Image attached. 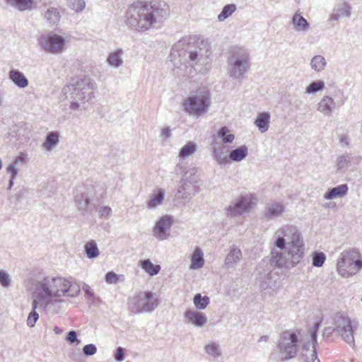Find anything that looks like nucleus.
<instances>
[{
  "instance_id": "obj_1",
  "label": "nucleus",
  "mask_w": 362,
  "mask_h": 362,
  "mask_svg": "<svg viewBox=\"0 0 362 362\" xmlns=\"http://www.w3.org/2000/svg\"><path fill=\"white\" fill-rule=\"evenodd\" d=\"M273 248L269 260L263 259L258 265L259 286L262 290L275 287V274L272 273V265L279 268H292L296 266L305 255L303 237L293 225H284L279 228L272 239Z\"/></svg>"
},
{
  "instance_id": "obj_2",
  "label": "nucleus",
  "mask_w": 362,
  "mask_h": 362,
  "mask_svg": "<svg viewBox=\"0 0 362 362\" xmlns=\"http://www.w3.org/2000/svg\"><path fill=\"white\" fill-rule=\"evenodd\" d=\"M321 322H315L308 331L309 340H306L300 332L286 331L284 332L277 344L278 349L281 354L283 361H288L296 356L300 344H302V354L305 362H314L317 359L316 344L317 331Z\"/></svg>"
},
{
  "instance_id": "obj_3",
  "label": "nucleus",
  "mask_w": 362,
  "mask_h": 362,
  "mask_svg": "<svg viewBox=\"0 0 362 362\" xmlns=\"http://www.w3.org/2000/svg\"><path fill=\"white\" fill-rule=\"evenodd\" d=\"M169 16L168 5L162 1H137L126 13V23L130 27L146 30L158 28Z\"/></svg>"
},
{
  "instance_id": "obj_4",
  "label": "nucleus",
  "mask_w": 362,
  "mask_h": 362,
  "mask_svg": "<svg viewBox=\"0 0 362 362\" xmlns=\"http://www.w3.org/2000/svg\"><path fill=\"white\" fill-rule=\"evenodd\" d=\"M80 293L79 286L60 277L47 276L36 280L34 284V300L42 303L45 308L54 303H61L60 297H74Z\"/></svg>"
},
{
  "instance_id": "obj_5",
  "label": "nucleus",
  "mask_w": 362,
  "mask_h": 362,
  "mask_svg": "<svg viewBox=\"0 0 362 362\" xmlns=\"http://www.w3.org/2000/svg\"><path fill=\"white\" fill-rule=\"evenodd\" d=\"M96 88L97 85L93 79L88 76H83L76 82L65 86L62 93L70 101V108L76 110L81 107L85 109L86 102L94 97V91Z\"/></svg>"
},
{
  "instance_id": "obj_6",
  "label": "nucleus",
  "mask_w": 362,
  "mask_h": 362,
  "mask_svg": "<svg viewBox=\"0 0 362 362\" xmlns=\"http://www.w3.org/2000/svg\"><path fill=\"white\" fill-rule=\"evenodd\" d=\"M191 38L184 37L176 42L171 49V61L177 56L181 64L193 67L195 65H204L207 63V51L204 52L199 47H194L190 42Z\"/></svg>"
},
{
  "instance_id": "obj_7",
  "label": "nucleus",
  "mask_w": 362,
  "mask_h": 362,
  "mask_svg": "<svg viewBox=\"0 0 362 362\" xmlns=\"http://www.w3.org/2000/svg\"><path fill=\"white\" fill-rule=\"evenodd\" d=\"M362 267V260L360 253L354 250L343 251L337 264V273L344 278H348L356 274Z\"/></svg>"
},
{
  "instance_id": "obj_8",
  "label": "nucleus",
  "mask_w": 362,
  "mask_h": 362,
  "mask_svg": "<svg viewBox=\"0 0 362 362\" xmlns=\"http://www.w3.org/2000/svg\"><path fill=\"white\" fill-rule=\"evenodd\" d=\"M228 64L230 77L243 78L250 67L248 51L243 47H235L228 60Z\"/></svg>"
},
{
  "instance_id": "obj_9",
  "label": "nucleus",
  "mask_w": 362,
  "mask_h": 362,
  "mask_svg": "<svg viewBox=\"0 0 362 362\" xmlns=\"http://www.w3.org/2000/svg\"><path fill=\"white\" fill-rule=\"evenodd\" d=\"M158 305V299L151 291L139 292L129 299L128 308L133 314L151 313Z\"/></svg>"
},
{
  "instance_id": "obj_10",
  "label": "nucleus",
  "mask_w": 362,
  "mask_h": 362,
  "mask_svg": "<svg viewBox=\"0 0 362 362\" xmlns=\"http://www.w3.org/2000/svg\"><path fill=\"white\" fill-rule=\"evenodd\" d=\"M209 93L206 90H199L195 95L188 97L184 102L185 110L192 115H200L206 112L209 106Z\"/></svg>"
},
{
  "instance_id": "obj_11",
  "label": "nucleus",
  "mask_w": 362,
  "mask_h": 362,
  "mask_svg": "<svg viewBox=\"0 0 362 362\" xmlns=\"http://www.w3.org/2000/svg\"><path fill=\"white\" fill-rule=\"evenodd\" d=\"M334 325L335 326V332L341 336L346 343L354 349V329L356 328V326L352 325L351 318L342 314L337 315Z\"/></svg>"
},
{
  "instance_id": "obj_12",
  "label": "nucleus",
  "mask_w": 362,
  "mask_h": 362,
  "mask_svg": "<svg viewBox=\"0 0 362 362\" xmlns=\"http://www.w3.org/2000/svg\"><path fill=\"white\" fill-rule=\"evenodd\" d=\"M65 38L53 32L47 35H42L38 38V43L41 48L47 52L59 54L62 52L65 47Z\"/></svg>"
},
{
  "instance_id": "obj_13",
  "label": "nucleus",
  "mask_w": 362,
  "mask_h": 362,
  "mask_svg": "<svg viewBox=\"0 0 362 362\" xmlns=\"http://www.w3.org/2000/svg\"><path fill=\"white\" fill-rule=\"evenodd\" d=\"M255 198L252 194L241 195L238 199L231 202L226 208L228 216H236L249 213L255 205Z\"/></svg>"
},
{
  "instance_id": "obj_14",
  "label": "nucleus",
  "mask_w": 362,
  "mask_h": 362,
  "mask_svg": "<svg viewBox=\"0 0 362 362\" xmlns=\"http://www.w3.org/2000/svg\"><path fill=\"white\" fill-rule=\"evenodd\" d=\"M173 223L172 216L165 215L162 216L153 227V235L159 240H165L170 235V229Z\"/></svg>"
},
{
  "instance_id": "obj_15",
  "label": "nucleus",
  "mask_w": 362,
  "mask_h": 362,
  "mask_svg": "<svg viewBox=\"0 0 362 362\" xmlns=\"http://www.w3.org/2000/svg\"><path fill=\"white\" fill-rule=\"evenodd\" d=\"M284 211L285 206L281 202L272 200L265 204L263 217L266 221L274 220L281 216Z\"/></svg>"
},
{
  "instance_id": "obj_16",
  "label": "nucleus",
  "mask_w": 362,
  "mask_h": 362,
  "mask_svg": "<svg viewBox=\"0 0 362 362\" xmlns=\"http://www.w3.org/2000/svg\"><path fill=\"white\" fill-rule=\"evenodd\" d=\"M199 192V186L180 180V185L177 189L176 197L177 199H190Z\"/></svg>"
},
{
  "instance_id": "obj_17",
  "label": "nucleus",
  "mask_w": 362,
  "mask_h": 362,
  "mask_svg": "<svg viewBox=\"0 0 362 362\" xmlns=\"http://www.w3.org/2000/svg\"><path fill=\"white\" fill-rule=\"evenodd\" d=\"M344 103V100H342L341 103H337L332 97L324 95L317 103V110L324 116H330L332 111L335 109L336 105H341Z\"/></svg>"
},
{
  "instance_id": "obj_18",
  "label": "nucleus",
  "mask_w": 362,
  "mask_h": 362,
  "mask_svg": "<svg viewBox=\"0 0 362 362\" xmlns=\"http://www.w3.org/2000/svg\"><path fill=\"white\" fill-rule=\"evenodd\" d=\"M184 316L188 322L197 327H202L207 322V317L205 314L197 310L188 309L185 311Z\"/></svg>"
},
{
  "instance_id": "obj_19",
  "label": "nucleus",
  "mask_w": 362,
  "mask_h": 362,
  "mask_svg": "<svg viewBox=\"0 0 362 362\" xmlns=\"http://www.w3.org/2000/svg\"><path fill=\"white\" fill-rule=\"evenodd\" d=\"M243 255L240 249L233 245L227 255L224 264L226 268H232L242 259Z\"/></svg>"
},
{
  "instance_id": "obj_20",
  "label": "nucleus",
  "mask_w": 362,
  "mask_h": 362,
  "mask_svg": "<svg viewBox=\"0 0 362 362\" xmlns=\"http://www.w3.org/2000/svg\"><path fill=\"white\" fill-rule=\"evenodd\" d=\"M9 79L18 88H24L28 86V80L18 69H11L8 73Z\"/></svg>"
},
{
  "instance_id": "obj_21",
  "label": "nucleus",
  "mask_w": 362,
  "mask_h": 362,
  "mask_svg": "<svg viewBox=\"0 0 362 362\" xmlns=\"http://www.w3.org/2000/svg\"><path fill=\"white\" fill-rule=\"evenodd\" d=\"M6 5L20 11H31L35 8L34 0H4Z\"/></svg>"
},
{
  "instance_id": "obj_22",
  "label": "nucleus",
  "mask_w": 362,
  "mask_h": 362,
  "mask_svg": "<svg viewBox=\"0 0 362 362\" xmlns=\"http://www.w3.org/2000/svg\"><path fill=\"white\" fill-rule=\"evenodd\" d=\"M348 189L349 188L346 184H342L332 187L327 190V192L324 195V198L331 200L337 197H342L346 194Z\"/></svg>"
},
{
  "instance_id": "obj_23",
  "label": "nucleus",
  "mask_w": 362,
  "mask_h": 362,
  "mask_svg": "<svg viewBox=\"0 0 362 362\" xmlns=\"http://www.w3.org/2000/svg\"><path fill=\"white\" fill-rule=\"evenodd\" d=\"M359 161L358 157H354L350 154L340 156L337 160V167L338 170L346 169L353 164H356Z\"/></svg>"
},
{
  "instance_id": "obj_24",
  "label": "nucleus",
  "mask_w": 362,
  "mask_h": 362,
  "mask_svg": "<svg viewBox=\"0 0 362 362\" xmlns=\"http://www.w3.org/2000/svg\"><path fill=\"white\" fill-rule=\"evenodd\" d=\"M269 123L270 114L267 112L259 113L255 121V124L261 133H264L268 130Z\"/></svg>"
},
{
  "instance_id": "obj_25",
  "label": "nucleus",
  "mask_w": 362,
  "mask_h": 362,
  "mask_svg": "<svg viewBox=\"0 0 362 362\" xmlns=\"http://www.w3.org/2000/svg\"><path fill=\"white\" fill-rule=\"evenodd\" d=\"M165 197V191L163 189H158L153 191V193L150 196V199L146 202V205L148 209H153L160 205Z\"/></svg>"
},
{
  "instance_id": "obj_26",
  "label": "nucleus",
  "mask_w": 362,
  "mask_h": 362,
  "mask_svg": "<svg viewBox=\"0 0 362 362\" xmlns=\"http://www.w3.org/2000/svg\"><path fill=\"white\" fill-rule=\"evenodd\" d=\"M292 24L297 31L306 32L310 28V23L298 13H296L293 16Z\"/></svg>"
},
{
  "instance_id": "obj_27",
  "label": "nucleus",
  "mask_w": 362,
  "mask_h": 362,
  "mask_svg": "<svg viewBox=\"0 0 362 362\" xmlns=\"http://www.w3.org/2000/svg\"><path fill=\"white\" fill-rule=\"evenodd\" d=\"M248 154V148L246 146H240L230 151L228 158L235 162H239L245 159Z\"/></svg>"
},
{
  "instance_id": "obj_28",
  "label": "nucleus",
  "mask_w": 362,
  "mask_h": 362,
  "mask_svg": "<svg viewBox=\"0 0 362 362\" xmlns=\"http://www.w3.org/2000/svg\"><path fill=\"white\" fill-rule=\"evenodd\" d=\"M204 259L203 252L200 247H197L192 254L190 269H197L204 266Z\"/></svg>"
},
{
  "instance_id": "obj_29",
  "label": "nucleus",
  "mask_w": 362,
  "mask_h": 362,
  "mask_svg": "<svg viewBox=\"0 0 362 362\" xmlns=\"http://www.w3.org/2000/svg\"><path fill=\"white\" fill-rule=\"evenodd\" d=\"M139 265L150 276L158 274L160 270V266L153 264L149 259L141 260Z\"/></svg>"
},
{
  "instance_id": "obj_30",
  "label": "nucleus",
  "mask_w": 362,
  "mask_h": 362,
  "mask_svg": "<svg viewBox=\"0 0 362 362\" xmlns=\"http://www.w3.org/2000/svg\"><path fill=\"white\" fill-rule=\"evenodd\" d=\"M212 156L214 160L219 165H225L228 163V158L226 154L223 146L217 145L214 146L213 148Z\"/></svg>"
},
{
  "instance_id": "obj_31",
  "label": "nucleus",
  "mask_w": 362,
  "mask_h": 362,
  "mask_svg": "<svg viewBox=\"0 0 362 362\" xmlns=\"http://www.w3.org/2000/svg\"><path fill=\"white\" fill-rule=\"evenodd\" d=\"M60 13L57 8L49 7L45 12V18L49 25H57L60 21Z\"/></svg>"
},
{
  "instance_id": "obj_32",
  "label": "nucleus",
  "mask_w": 362,
  "mask_h": 362,
  "mask_svg": "<svg viewBox=\"0 0 362 362\" xmlns=\"http://www.w3.org/2000/svg\"><path fill=\"white\" fill-rule=\"evenodd\" d=\"M199 168H189L185 172L181 180L191 184L199 185V175L197 174Z\"/></svg>"
},
{
  "instance_id": "obj_33",
  "label": "nucleus",
  "mask_w": 362,
  "mask_h": 362,
  "mask_svg": "<svg viewBox=\"0 0 362 362\" xmlns=\"http://www.w3.org/2000/svg\"><path fill=\"white\" fill-rule=\"evenodd\" d=\"M13 132H16L15 137L16 140L24 139L25 141L30 139V131L28 130L27 124L25 123H19L14 127Z\"/></svg>"
},
{
  "instance_id": "obj_34",
  "label": "nucleus",
  "mask_w": 362,
  "mask_h": 362,
  "mask_svg": "<svg viewBox=\"0 0 362 362\" xmlns=\"http://www.w3.org/2000/svg\"><path fill=\"white\" fill-rule=\"evenodd\" d=\"M84 252L86 257L89 259H95L100 254L97 244L94 240L88 241L85 244Z\"/></svg>"
},
{
  "instance_id": "obj_35",
  "label": "nucleus",
  "mask_w": 362,
  "mask_h": 362,
  "mask_svg": "<svg viewBox=\"0 0 362 362\" xmlns=\"http://www.w3.org/2000/svg\"><path fill=\"white\" fill-rule=\"evenodd\" d=\"M90 197L86 192L75 196V204L80 211H85L90 204Z\"/></svg>"
},
{
  "instance_id": "obj_36",
  "label": "nucleus",
  "mask_w": 362,
  "mask_h": 362,
  "mask_svg": "<svg viewBox=\"0 0 362 362\" xmlns=\"http://www.w3.org/2000/svg\"><path fill=\"white\" fill-rule=\"evenodd\" d=\"M59 136V134L57 132H50L47 133L45 141L43 144L45 148L47 151L52 150V148L58 144Z\"/></svg>"
},
{
  "instance_id": "obj_37",
  "label": "nucleus",
  "mask_w": 362,
  "mask_h": 362,
  "mask_svg": "<svg viewBox=\"0 0 362 362\" xmlns=\"http://www.w3.org/2000/svg\"><path fill=\"white\" fill-rule=\"evenodd\" d=\"M38 303L40 302L37 301V300H33L32 302V310L29 313L27 318V325L30 327H33L39 319V315L36 311Z\"/></svg>"
},
{
  "instance_id": "obj_38",
  "label": "nucleus",
  "mask_w": 362,
  "mask_h": 362,
  "mask_svg": "<svg viewBox=\"0 0 362 362\" xmlns=\"http://www.w3.org/2000/svg\"><path fill=\"white\" fill-rule=\"evenodd\" d=\"M325 88V82L322 80H317L310 83L305 88V93L315 94L322 91Z\"/></svg>"
},
{
  "instance_id": "obj_39",
  "label": "nucleus",
  "mask_w": 362,
  "mask_h": 362,
  "mask_svg": "<svg viewBox=\"0 0 362 362\" xmlns=\"http://www.w3.org/2000/svg\"><path fill=\"white\" fill-rule=\"evenodd\" d=\"M197 149L196 144L192 141L187 142L183 147L181 148L179 152V157L185 158L192 155Z\"/></svg>"
},
{
  "instance_id": "obj_40",
  "label": "nucleus",
  "mask_w": 362,
  "mask_h": 362,
  "mask_svg": "<svg viewBox=\"0 0 362 362\" xmlns=\"http://www.w3.org/2000/svg\"><path fill=\"white\" fill-rule=\"evenodd\" d=\"M325 59L321 55H316L313 57L310 62L311 68L316 71H322L325 69Z\"/></svg>"
},
{
  "instance_id": "obj_41",
  "label": "nucleus",
  "mask_w": 362,
  "mask_h": 362,
  "mask_svg": "<svg viewBox=\"0 0 362 362\" xmlns=\"http://www.w3.org/2000/svg\"><path fill=\"white\" fill-rule=\"evenodd\" d=\"M236 10V6L234 4H227L223 6L221 12L218 16V21L221 22L225 21Z\"/></svg>"
},
{
  "instance_id": "obj_42",
  "label": "nucleus",
  "mask_w": 362,
  "mask_h": 362,
  "mask_svg": "<svg viewBox=\"0 0 362 362\" xmlns=\"http://www.w3.org/2000/svg\"><path fill=\"white\" fill-rule=\"evenodd\" d=\"M193 302L197 309L204 310L209 303V298L206 296H202L200 293H197L194 296Z\"/></svg>"
},
{
  "instance_id": "obj_43",
  "label": "nucleus",
  "mask_w": 362,
  "mask_h": 362,
  "mask_svg": "<svg viewBox=\"0 0 362 362\" xmlns=\"http://www.w3.org/2000/svg\"><path fill=\"white\" fill-rule=\"evenodd\" d=\"M228 132L229 129L227 127H222L218 132V137L221 139L224 144H231L235 139L234 134Z\"/></svg>"
},
{
  "instance_id": "obj_44",
  "label": "nucleus",
  "mask_w": 362,
  "mask_h": 362,
  "mask_svg": "<svg viewBox=\"0 0 362 362\" xmlns=\"http://www.w3.org/2000/svg\"><path fill=\"white\" fill-rule=\"evenodd\" d=\"M205 351L214 358H217L221 355L220 346L216 342H211L204 347Z\"/></svg>"
},
{
  "instance_id": "obj_45",
  "label": "nucleus",
  "mask_w": 362,
  "mask_h": 362,
  "mask_svg": "<svg viewBox=\"0 0 362 362\" xmlns=\"http://www.w3.org/2000/svg\"><path fill=\"white\" fill-rule=\"evenodd\" d=\"M122 49H118L116 52H112L109 54L107 61L110 64L118 67L122 63Z\"/></svg>"
},
{
  "instance_id": "obj_46",
  "label": "nucleus",
  "mask_w": 362,
  "mask_h": 362,
  "mask_svg": "<svg viewBox=\"0 0 362 362\" xmlns=\"http://www.w3.org/2000/svg\"><path fill=\"white\" fill-rule=\"evenodd\" d=\"M312 257L313 265L316 267H321L326 259V256L322 252H314Z\"/></svg>"
},
{
  "instance_id": "obj_47",
  "label": "nucleus",
  "mask_w": 362,
  "mask_h": 362,
  "mask_svg": "<svg viewBox=\"0 0 362 362\" xmlns=\"http://www.w3.org/2000/svg\"><path fill=\"white\" fill-rule=\"evenodd\" d=\"M6 171L8 173L10 174V179H9V183H8V189H11V187H13V185L14 184L13 181L18 173V170L16 168V167H14L13 164H9L6 167Z\"/></svg>"
},
{
  "instance_id": "obj_48",
  "label": "nucleus",
  "mask_w": 362,
  "mask_h": 362,
  "mask_svg": "<svg viewBox=\"0 0 362 362\" xmlns=\"http://www.w3.org/2000/svg\"><path fill=\"white\" fill-rule=\"evenodd\" d=\"M86 6L84 0H69V7L76 12L82 11Z\"/></svg>"
},
{
  "instance_id": "obj_49",
  "label": "nucleus",
  "mask_w": 362,
  "mask_h": 362,
  "mask_svg": "<svg viewBox=\"0 0 362 362\" xmlns=\"http://www.w3.org/2000/svg\"><path fill=\"white\" fill-rule=\"evenodd\" d=\"M10 275L3 270H0V284L4 288H8L11 285Z\"/></svg>"
},
{
  "instance_id": "obj_50",
  "label": "nucleus",
  "mask_w": 362,
  "mask_h": 362,
  "mask_svg": "<svg viewBox=\"0 0 362 362\" xmlns=\"http://www.w3.org/2000/svg\"><path fill=\"white\" fill-rule=\"evenodd\" d=\"M83 354L86 356L94 355L97 352V347L93 344H88L83 347Z\"/></svg>"
},
{
  "instance_id": "obj_51",
  "label": "nucleus",
  "mask_w": 362,
  "mask_h": 362,
  "mask_svg": "<svg viewBox=\"0 0 362 362\" xmlns=\"http://www.w3.org/2000/svg\"><path fill=\"white\" fill-rule=\"evenodd\" d=\"M114 358L117 362H122L125 358V352L124 349L121 346H118L116 350L115 353L114 354Z\"/></svg>"
},
{
  "instance_id": "obj_52",
  "label": "nucleus",
  "mask_w": 362,
  "mask_h": 362,
  "mask_svg": "<svg viewBox=\"0 0 362 362\" xmlns=\"http://www.w3.org/2000/svg\"><path fill=\"white\" fill-rule=\"evenodd\" d=\"M105 281L108 284H117L118 281V276L113 272H108L105 274Z\"/></svg>"
},
{
  "instance_id": "obj_53",
  "label": "nucleus",
  "mask_w": 362,
  "mask_h": 362,
  "mask_svg": "<svg viewBox=\"0 0 362 362\" xmlns=\"http://www.w3.org/2000/svg\"><path fill=\"white\" fill-rule=\"evenodd\" d=\"M66 340L70 344H74L75 342H79L78 339V335L76 331L71 330L67 333L66 337Z\"/></svg>"
},
{
  "instance_id": "obj_54",
  "label": "nucleus",
  "mask_w": 362,
  "mask_h": 362,
  "mask_svg": "<svg viewBox=\"0 0 362 362\" xmlns=\"http://www.w3.org/2000/svg\"><path fill=\"white\" fill-rule=\"evenodd\" d=\"M112 209L109 206H103L99 210V214L100 218H108V217L111 215Z\"/></svg>"
},
{
  "instance_id": "obj_55",
  "label": "nucleus",
  "mask_w": 362,
  "mask_h": 362,
  "mask_svg": "<svg viewBox=\"0 0 362 362\" xmlns=\"http://www.w3.org/2000/svg\"><path fill=\"white\" fill-rule=\"evenodd\" d=\"M27 155L24 153L21 152L14 159L13 162L11 164L14 165L16 167V165L19 163H24L26 160Z\"/></svg>"
},
{
  "instance_id": "obj_56",
  "label": "nucleus",
  "mask_w": 362,
  "mask_h": 362,
  "mask_svg": "<svg viewBox=\"0 0 362 362\" xmlns=\"http://www.w3.org/2000/svg\"><path fill=\"white\" fill-rule=\"evenodd\" d=\"M170 129L169 127H163L161 130L160 136L164 139H168L170 137Z\"/></svg>"
},
{
  "instance_id": "obj_57",
  "label": "nucleus",
  "mask_w": 362,
  "mask_h": 362,
  "mask_svg": "<svg viewBox=\"0 0 362 362\" xmlns=\"http://www.w3.org/2000/svg\"><path fill=\"white\" fill-rule=\"evenodd\" d=\"M334 332H335V326L334 327H327L324 329L322 336L325 338H328L333 334Z\"/></svg>"
},
{
  "instance_id": "obj_58",
  "label": "nucleus",
  "mask_w": 362,
  "mask_h": 362,
  "mask_svg": "<svg viewBox=\"0 0 362 362\" xmlns=\"http://www.w3.org/2000/svg\"><path fill=\"white\" fill-rule=\"evenodd\" d=\"M82 288H83V291L85 292L86 296L90 297V298L94 296V292H93V289L88 285L84 284Z\"/></svg>"
},
{
  "instance_id": "obj_59",
  "label": "nucleus",
  "mask_w": 362,
  "mask_h": 362,
  "mask_svg": "<svg viewBox=\"0 0 362 362\" xmlns=\"http://www.w3.org/2000/svg\"><path fill=\"white\" fill-rule=\"evenodd\" d=\"M182 169V166L180 163H178L175 168V172L178 174Z\"/></svg>"
},
{
  "instance_id": "obj_60",
  "label": "nucleus",
  "mask_w": 362,
  "mask_h": 362,
  "mask_svg": "<svg viewBox=\"0 0 362 362\" xmlns=\"http://www.w3.org/2000/svg\"><path fill=\"white\" fill-rule=\"evenodd\" d=\"M268 339H269V336H267V335H263V336H262V337L259 339L258 341H259V342H260V341H268Z\"/></svg>"
},
{
  "instance_id": "obj_61",
  "label": "nucleus",
  "mask_w": 362,
  "mask_h": 362,
  "mask_svg": "<svg viewBox=\"0 0 362 362\" xmlns=\"http://www.w3.org/2000/svg\"><path fill=\"white\" fill-rule=\"evenodd\" d=\"M340 142L341 143H344L346 145L349 144V143L347 141V138L346 136H341L340 138Z\"/></svg>"
},
{
  "instance_id": "obj_62",
  "label": "nucleus",
  "mask_w": 362,
  "mask_h": 362,
  "mask_svg": "<svg viewBox=\"0 0 362 362\" xmlns=\"http://www.w3.org/2000/svg\"><path fill=\"white\" fill-rule=\"evenodd\" d=\"M344 14L346 16H350L351 11H350V8L349 7L344 11Z\"/></svg>"
},
{
  "instance_id": "obj_63",
  "label": "nucleus",
  "mask_w": 362,
  "mask_h": 362,
  "mask_svg": "<svg viewBox=\"0 0 362 362\" xmlns=\"http://www.w3.org/2000/svg\"><path fill=\"white\" fill-rule=\"evenodd\" d=\"M81 357V355L80 354H77V355H74L72 356V359L73 360H75V361H77L78 358Z\"/></svg>"
},
{
  "instance_id": "obj_64",
  "label": "nucleus",
  "mask_w": 362,
  "mask_h": 362,
  "mask_svg": "<svg viewBox=\"0 0 362 362\" xmlns=\"http://www.w3.org/2000/svg\"><path fill=\"white\" fill-rule=\"evenodd\" d=\"M54 330L56 334H60L61 332H62L57 327H55Z\"/></svg>"
}]
</instances>
